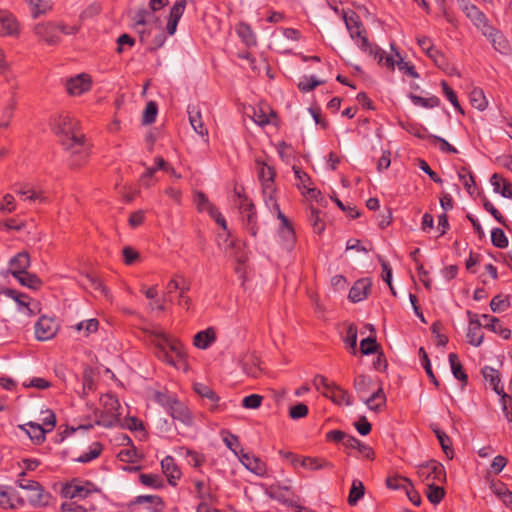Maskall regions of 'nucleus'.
<instances>
[{
	"instance_id": "2eb2a0df",
	"label": "nucleus",
	"mask_w": 512,
	"mask_h": 512,
	"mask_svg": "<svg viewBox=\"0 0 512 512\" xmlns=\"http://www.w3.org/2000/svg\"><path fill=\"white\" fill-rule=\"evenodd\" d=\"M467 315L469 317L468 330L466 334L467 341L470 345L478 347L482 344L484 339V334L481 330L483 324L478 318V315L473 314L468 311Z\"/></svg>"
},
{
	"instance_id": "b1692460",
	"label": "nucleus",
	"mask_w": 512,
	"mask_h": 512,
	"mask_svg": "<svg viewBox=\"0 0 512 512\" xmlns=\"http://www.w3.org/2000/svg\"><path fill=\"white\" fill-rule=\"evenodd\" d=\"M168 4V0H150V11L146 9L139 10L135 15L136 25H146L153 13L161 10Z\"/></svg>"
},
{
	"instance_id": "774afa93",
	"label": "nucleus",
	"mask_w": 512,
	"mask_h": 512,
	"mask_svg": "<svg viewBox=\"0 0 512 512\" xmlns=\"http://www.w3.org/2000/svg\"><path fill=\"white\" fill-rule=\"evenodd\" d=\"M16 209L15 199L11 194H5L0 200V211L3 213H12Z\"/></svg>"
},
{
	"instance_id": "c756f323",
	"label": "nucleus",
	"mask_w": 512,
	"mask_h": 512,
	"mask_svg": "<svg viewBox=\"0 0 512 512\" xmlns=\"http://www.w3.org/2000/svg\"><path fill=\"white\" fill-rule=\"evenodd\" d=\"M486 323L484 327L493 331L494 333L499 334L504 339H509L511 337V330L508 328H504L500 325V320L497 317L490 316L487 314H483L481 316Z\"/></svg>"
},
{
	"instance_id": "603ef678",
	"label": "nucleus",
	"mask_w": 512,
	"mask_h": 512,
	"mask_svg": "<svg viewBox=\"0 0 512 512\" xmlns=\"http://www.w3.org/2000/svg\"><path fill=\"white\" fill-rule=\"evenodd\" d=\"M491 242L492 244L500 249H504L508 246V238L504 231L500 228H494L491 231Z\"/></svg>"
},
{
	"instance_id": "a18cd8bd",
	"label": "nucleus",
	"mask_w": 512,
	"mask_h": 512,
	"mask_svg": "<svg viewBox=\"0 0 512 512\" xmlns=\"http://www.w3.org/2000/svg\"><path fill=\"white\" fill-rule=\"evenodd\" d=\"M364 485L360 480H353L352 486L348 496V503L355 506L358 501L364 496Z\"/></svg>"
},
{
	"instance_id": "72a5a7b5",
	"label": "nucleus",
	"mask_w": 512,
	"mask_h": 512,
	"mask_svg": "<svg viewBox=\"0 0 512 512\" xmlns=\"http://www.w3.org/2000/svg\"><path fill=\"white\" fill-rule=\"evenodd\" d=\"M345 447L357 449L364 458L372 459L374 457L373 449L366 445L365 443L358 440L354 436H350L349 438H347L345 442Z\"/></svg>"
},
{
	"instance_id": "cd10ccee",
	"label": "nucleus",
	"mask_w": 512,
	"mask_h": 512,
	"mask_svg": "<svg viewBox=\"0 0 512 512\" xmlns=\"http://www.w3.org/2000/svg\"><path fill=\"white\" fill-rule=\"evenodd\" d=\"M188 115L191 126L194 131L202 137H207L208 130L202 121L200 110L195 106L188 107Z\"/></svg>"
},
{
	"instance_id": "a211bd4d",
	"label": "nucleus",
	"mask_w": 512,
	"mask_h": 512,
	"mask_svg": "<svg viewBox=\"0 0 512 512\" xmlns=\"http://www.w3.org/2000/svg\"><path fill=\"white\" fill-rule=\"evenodd\" d=\"M240 204V213L242 214L244 225L247 231L252 235L256 236L258 232L257 216L254 204L251 201L243 200Z\"/></svg>"
},
{
	"instance_id": "4468645a",
	"label": "nucleus",
	"mask_w": 512,
	"mask_h": 512,
	"mask_svg": "<svg viewBox=\"0 0 512 512\" xmlns=\"http://www.w3.org/2000/svg\"><path fill=\"white\" fill-rule=\"evenodd\" d=\"M482 375L484 379L489 382L492 389L501 396L502 410L506 411V399H511L505 392L501 385L499 371L490 367L485 366L482 369Z\"/></svg>"
},
{
	"instance_id": "8fccbe9b",
	"label": "nucleus",
	"mask_w": 512,
	"mask_h": 512,
	"mask_svg": "<svg viewBox=\"0 0 512 512\" xmlns=\"http://www.w3.org/2000/svg\"><path fill=\"white\" fill-rule=\"evenodd\" d=\"M195 203L200 212L206 211L208 214L214 211L216 207L209 201L205 193L199 191L195 194Z\"/></svg>"
},
{
	"instance_id": "9d476101",
	"label": "nucleus",
	"mask_w": 512,
	"mask_h": 512,
	"mask_svg": "<svg viewBox=\"0 0 512 512\" xmlns=\"http://www.w3.org/2000/svg\"><path fill=\"white\" fill-rule=\"evenodd\" d=\"M459 9L466 15L472 24L484 33L485 29L491 26L489 19L486 15L474 4L468 0H457Z\"/></svg>"
},
{
	"instance_id": "39448f33",
	"label": "nucleus",
	"mask_w": 512,
	"mask_h": 512,
	"mask_svg": "<svg viewBox=\"0 0 512 512\" xmlns=\"http://www.w3.org/2000/svg\"><path fill=\"white\" fill-rule=\"evenodd\" d=\"M156 401L167 411L174 419L185 426H192L194 417L188 406L178 400L176 397L167 393H157Z\"/></svg>"
},
{
	"instance_id": "a878e982",
	"label": "nucleus",
	"mask_w": 512,
	"mask_h": 512,
	"mask_svg": "<svg viewBox=\"0 0 512 512\" xmlns=\"http://www.w3.org/2000/svg\"><path fill=\"white\" fill-rule=\"evenodd\" d=\"M193 389L200 397L209 401L210 410L214 411L219 407L220 397L210 386L205 383H194Z\"/></svg>"
},
{
	"instance_id": "5fc2aeb1",
	"label": "nucleus",
	"mask_w": 512,
	"mask_h": 512,
	"mask_svg": "<svg viewBox=\"0 0 512 512\" xmlns=\"http://www.w3.org/2000/svg\"><path fill=\"white\" fill-rule=\"evenodd\" d=\"M411 100L415 105L421 106L424 108H434V107L439 106V104H440V100L436 96L424 98L421 96L412 95Z\"/></svg>"
},
{
	"instance_id": "2f4dec72",
	"label": "nucleus",
	"mask_w": 512,
	"mask_h": 512,
	"mask_svg": "<svg viewBox=\"0 0 512 512\" xmlns=\"http://www.w3.org/2000/svg\"><path fill=\"white\" fill-rule=\"evenodd\" d=\"M216 340V333L213 328L198 332L194 336V345L199 349H207Z\"/></svg>"
},
{
	"instance_id": "6ab92c4d",
	"label": "nucleus",
	"mask_w": 512,
	"mask_h": 512,
	"mask_svg": "<svg viewBox=\"0 0 512 512\" xmlns=\"http://www.w3.org/2000/svg\"><path fill=\"white\" fill-rule=\"evenodd\" d=\"M20 33V25L16 17L7 10L0 9V35L17 36Z\"/></svg>"
},
{
	"instance_id": "864d4df0",
	"label": "nucleus",
	"mask_w": 512,
	"mask_h": 512,
	"mask_svg": "<svg viewBox=\"0 0 512 512\" xmlns=\"http://www.w3.org/2000/svg\"><path fill=\"white\" fill-rule=\"evenodd\" d=\"M4 294L13 299L19 306L25 307L30 311L29 297L26 294L20 293L14 289H5Z\"/></svg>"
},
{
	"instance_id": "1a4fd4ad",
	"label": "nucleus",
	"mask_w": 512,
	"mask_h": 512,
	"mask_svg": "<svg viewBox=\"0 0 512 512\" xmlns=\"http://www.w3.org/2000/svg\"><path fill=\"white\" fill-rule=\"evenodd\" d=\"M417 474L426 486L430 483H442L446 479V472L443 465L435 460H430L418 466Z\"/></svg>"
},
{
	"instance_id": "e433bc0d",
	"label": "nucleus",
	"mask_w": 512,
	"mask_h": 512,
	"mask_svg": "<svg viewBox=\"0 0 512 512\" xmlns=\"http://www.w3.org/2000/svg\"><path fill=\"white\" fill-rule=\"evenodd\" d=\"M372 379L366 375H358L354 379L353 387L355 391L358 393L361 400L367 397L368 393L371 390Z\"/></svg>"
},
{
	"instance_id": "393cba45",
	"label": "nucleus",
	"mask_w": 512,
	"mask_h": 512,
	"mask_svg": "<svg viewBox=\"0 0 512 512\" xmlns=\"http://www.w3.org/2000/svg\"><path fill=\"white\" fill-rule=\"evenodd\" d=\"M292 169L295 174V178L297 179V187L299 189L305 191V193L311 197H316V195L320 194V191L311 187L312 181L306 172L296 165H294Z\"/></svg>"
},
{
	"instance_id": "aec40b11",
	"label": "nucleus",
	"mask_w": 512,
	"mask_h": 512,
	"mask_svg": "<svg viewBox=\"0 0 512 512\" xmlns=\"http://www.w3.org/2000/svg\"><path fill=\"white\" fill-rule=\"evenodd\" d=\"M372 283L368 278H363L354 283L349 291V299L354 302H360L368 297L371 292Z\"/></svg>"
},
{
	"instance_id": "20e7f679",
	"label": "nucleus",
	"mask_w": 512,
	"mask_h": 512,
	"mask_svg": "<svg viewBox=\"0 0 512 512\" xmlns=\"http://www.w3.org/2000/svg\"><path fill=\"white\" fill-rule=\"evenodd\" d=\"M256 165L265 204L269 209H278V203L276 200L275 169L267 163L259 160L256 161Z\"/></svg>"
},
{
	"instance_id": "7c9ffc66",
	"label": "nucleus",
	"mask_w": 512,
	"mask_h": 512,
	"mask_svg": "<svg viewBox=\"0 0 512 512\" xmlns=\"http://www.w3.org/2000/svg\"><path fill=\"white\" fill-rule=\"evenodd\" d=\"M491 184L495 192L500 193L503 197L512 198V185L499 174L495 173L491 177Z\"/></svg>"
},
{
	"instance_id": "bf43d9fd",
	"label": "nucleus",
	"mask_w": 512,
	"mask_h": 512,
	"mask_svg": "<svg viewBox=\"0 0 512 512\" xmlns=\"http://www.w3.org/2000/svg\"><path fill=\"white\" fill-rule=\"evenodd\" d=\"M357 326L355 324H350L347 328L346 336L344 338V342L346 345L352 349V353H356V345H357Z\"/></svg>"
},
{
	"instance_id": "680f3d73",
	"label": "nucleus",
	"mask_w": 512,
	"mask_h": 512,
	"mask_svg": "<svg viewBox=\"0 0 512 512\" xmlns=\"http://www.w3.org/2000/svg\"><path fill=\"white\" fill-rule=\"evenodd\" d=\"M458 177L464 187L470 191L472 187L475 186V179L470 170L465 167H462L458 170Z\"/></svg>"
},
{
	"instance_id": "e2e57ef3",
	"label": "nucleus",
	"mask_w": 512,
	"mask_h": 512,
	"mask_svg": "<svg viewBox=\"0 0 512 512\" xmlns=\"http://www.w3.org/2000/svg\"><path fill=\"white\" fill-rule=\"evenodd\" d=\"M441 86H442V89H443V92L446 96V98L449 100V102L453 105V107L463 113V110L458 102V99H457V96H456V93L453 91L452 88L449 87L448 83L446 81H442L441 82Z\"/></svg>"
},
{
	"instance_id": "f03ea898",
	"label": "nucleus",
	"mask_w": 512,
	"mask_h": 512,
	"mask_svg": "<svg viewBox=\"0 0 512 512\" xmlns=\"http://www.w3.org/2000/svg\"><path fill=\"white\" fill-rule=\"evenodd\" d=\"M158 357L163 359L169 365L176 368H182L186 365V352L180 341L171 338L165 334L157 337Z\"/></svg>"
},
{
	"instance_id": "de8ad7c7",
	"label": "nucleus",
	"mask_w": 512,
	"mask_h": 512,
	"mask_svg": "<svg viewBox=\"0 0 512 512\" xmlns=\"http://www.w3.org/2000/svg\"><path fill=\"white\" fill-rule=\"evenodd\" d=\"M427 498L432 504H438L441 502L445 495V491L442 487L438 486L436 483H430L427 485Z\"/></svg>"
},
{
	"instance_id": "ea45409f",
	"label": "nucleus",
	"mask_w": 512,
	"mask_h": 512,
	"mask_svg": "<svg viewBox=\"0 0 512 512\" xmlns=\"http://www.w3.org/2000/svg\"><path fill=\"white\" fill-rule=\"evenodd\" d=\"M260 364V359L256 355H251L243 364L244 372L250 377L257 378L262 372Z\"/></svg>"
},
{
	"instance_id": "9b49d317",
	"label": "nucleus",
	"mask_w": 512,
	"mask_h": 512,
	"mask_svg": "<svg viewBox=\"0 0 512 512\" xmlns=\"http://www.w3.org/2000/svg\"><path fill=\"white\" fill-rule=\"evenodd\" d=\"M78 126V121L69 114L55 116L51 121L52 130L60 136V140L78 134Z\"/></svg>"
},
{
	"instance_id": "7ed1b4c3",
	"label": "nucleus",
	"mask_w": 512,
	"mask_h": 512,
	"mask_svg": "<svg viewBox=\"0 0 512 512\" xmlns=\"http://www.w3.org/2000/svg\"><path fill=\"white\" fill-rule=\"evenodd\" d=\"M121 405L113 394H104L100 397V408L95 411L96 423L109 428L120 421Z\"/></svg>"
},
{
	"instance_id": "423d86ee",
	"label": "nucleus",
	"mask_w": 512,
	"mask_h": 512,
	"mask_svg": "<svg viewBox=\"0 0 512 512\" xmlns=\"http://www.w3.org/2000/svg\"><path fill=\"white\" fill-rule=\"evenodd\" d=\"M61 144L70 153V166L80 167L90 155V145L86 142L83 134H73L71 137L61 139Z\"/></svg>"
},
{
	"instance_id": "c9c22d12",
	"label": "nucleus",
	"mask_w": 512,
	"mask_h": 512,
	"mask_svg": "<svg viewBox=\"0 0 512 512\" xmlns=\"http://www.w3.org/2000/svg\"><path fill=\"white\" fill-rule=\"evenodd\" d=\"M448 359H449V363H450V367H451L453 376L457 380L466 384L468 381V376L463 369V366L459 360L458 355L455 353H450Z\"/></svg>"
},
{
	"instance_id": "5701e85b",
	"label": "nucleus",
	"mask_w": 512,
	"mask_h": 512,
	"mask_svg": "<svg viewBox=\"0 0 512 512\" xmlns=\"http://www.w3.org/2000/svg\"><path fill=\"white\" fill-rule=\"evenodd\" d=\"M483 35L491 41L495 50L499 51L500 53L507 52L509 48L508 41L500 30L491 25L488 29L484 30Z\"/></svg>"
},
{
	"instance_id": "bb28decb",
	"label": "nucleus",
	"mask_w": 512,
	"mask_h": 512,
	"mask_svg": "<svg viewBox=\"0 0 512 512\" xmlns=\"http://www.w3.org/2000/svg\"><path fill=\"white\" fill-rule=\"evenodd\" d=\"M362 401L370 410L378 412L385 406L386 396L382 387H378L377 390L373 391L369 397H365Z\"/></svg>"
},
{
	"instance_id": "f257e3e1",
	"label": "nucleus",
	"mask_w": 512,
	"mask_h": 512,
	"mask_svg": "<svg viewBox=\"0 0 512 512\" xmlns=\"http://www.w3.org/2000/svg\"><path fill=\"white\" fill-rule=\"evenodd\" d=\"M344 21L350 37L355 41L358 47L370 56H374L375 58L379 57V62L381 63L383 60V53L377 45L369 42L366 29L359 16L355 12L351 11L350 13L344 14Z\"/></svg>"
},
{
	"instance_id": "ddd939ff",
	"label": "nucleus",
	"mask_w": 512,
	"mask_h": 512,
	"mask_svg": "<svg viewBox=\"0 0 512 512\" xmlns=\"http://www.w3.org/2000/svg\"><path fill=\"white\" fill-rule=\"evenodd\" d=\"M35 35L48 45H57L61 41L58 27L53 22H41L34 27Z\"/></svg>"
},
{
	"instance_id": "473e14b6",
	"label": "nucleus",
	"mask_w": 512,
	"mask_h": 512,
	"mask_svg": "<svg viewBox=\"0 0 512 512\" xmlns=\"http://www.w3.org/2000/svg\"><path fill=\"white\" fill-rule=\"evenodd\" d=\"M300 465L311 471L333 468V465L329 461L318 457H305L301 460Z\"/></svg>"
},
{
	"instance_id": "338daca9",
	"label": "nucleus",
	"mask_w": 512,
	"mask_h": 512,
	"mask_svg": "<svg viewBox=\"0 0 512 512\" xmlns=\"http://www.w3.org/2000/svg\"><path fill=\"white\" fill-rule=\"evenodd\" d=\"M263 397L258 394H251L243 398L242 406L247 409H257L262 404Z\"/></svg>"
},
{
	"instance_id": "4be33fe9",
	"label": "nucleus",
	"mask_w": 512,
	"mask_h": 512,
	"mask_svg": "<svg viewBox=\"0 0 512 512\" xmlns=\"http://www.w3.org/2000/svg\"><path fill=\"white\" fill-rule=\"evenodd\" d=\"M161 467L164 475L167 477L168 483L175 486L182 475L175 459L172 456H166L161 461Z\"/></svg>"
},
{
	"instance_id": "3c124183",
	"label": "nucleus",
	"mask_w": 512,
	"mask_h": 512,
	"mask_svg": "<svg viewBox=\"0 0 512 512\" xmlns=\"http://www.w3.org/2000/svg\"><path fill=\"white\" fill-rule=\"evenodd\" d=\"M419 355L421 357V362H422V366L427 374V376L430 378V380L432 381V383L438 387L439 386V382L436 378V376L434 375L433 371H432V367H431V363H430V360L428 358V354L426 353L425 349L423 347H421L419 349Z\"/></svg>"
},
{
	"instance_id": "69168bd1",
	"label": "nucleus",
	"mask_w": 512,
	"mask_h": 512,
	"mask_svg": "<svg viewBox=\"0 0 512 512\" xmlns=\"http://www.w3.org/2000/svg\"><path fill=\"white\" fill-rule=\"evenodd\" d=\"M140 482L148 487L159 488L162 487V480L156 474H140Z\"/></svg>"
},
{
	"instance_id": "c03bdc74",
	"label": "nucleus",
	"mask_w": 512,
	"mask_h": 512,
	"mask_svg": "<svg viewBox=\"0 0 512 512\" xmlns=\"http://www.w3.org/2000/svg\"><path fill=\"white\" fill-rule=\"evenodd\" d=\"M470 103L474 108L480 111H483L487 108L488 102L482 89L474 88L470 92Z\"/></svg>"
},
{
	"instance_id": "6e6552de",
	"label": "nucleus",
	"mask_w": 512,
	"mask_h": 512,
	"mask_svg": "<svg viewBox=\"0 0 512 512\" xmlns=\"http://www.w3.org/2000/svg\"><path fill=\"white\" fill-rule=\"evenodd\" d=\"M16 483L20 488L30 492L28 501L32 506H46L49 503L50 493L46 492L39 482L26 479L25 471L19 473Z\"/></svg>"
},
{
	"instance_id": "09e8293b",
	"label": "nucleus",
	"mask_w": 512,
	"mask_h": 512,
	"mask_svg": "<svg viewBox=\"0 0 512 512\" xmlns=\"http://www.w3.org/2000/svg\"><path fill=\"white\" fill-rule=\"evenodd\" d=\"M17 193L24 197V200L45 202L46 198L40 191H36L32 187L25 185L17 190Z\"/></svg>"
},
{
	"instance_id": "412c9836",
	"label": "nucleus",
	"mask_w": 512,
	"mask_h": 512,
	"mask_svg": "<svg viewBox=\"0 0 512 512\" xmlns=\"http://www.w3.org/2000/svg\"><path fill=\"white\" fill-rule=\"evenodd\" d=\"M186 8V0H177L170 9L169 19L166 26L169 35L176 32L177 25Z\"/></svg>"
},
{
	"instance_id": "dca6fc26",
	"label": "nucleus",
	"mask_w": 512,
	"mask_h": 512,
	"mask_svg": "<svg viewBox=\"0 0 512 512\" xmlns=\"http://www.w3.org/2000/svg\"><path fill=\"white\" fill-rule=\"evenodd\" d=\"M237 456L240 462L245 466V468L251 471L252 473L258 476H264L266 474V463L259 457L255 456L252 453L244 452V450H240Z\"/></svg>"
},
{
	"instance_id": "4d7b16f0",
	"label": "nucleus",
	"mask_w": 512,
	"mask_h": 512,
	"mask_svg": "<svg viewBox=\"0 0 512 512\" xmlns=\"http://www.w3.org/2000/svg\"><path fill=\"white\" fill-rule=\"evenodd\" d=\"M99 322L95 318L84 320L76 324L75 329L78 331L84 330L85 336H89L98 330Z\"/></svg>"
},
{
	"instance_id": "58836bf2",
	"label": "nucleus",
	"mask_w": 512,
	"mask_h": 512,
	"mask_svg": "<svg viewBox=\"0 0 512 512\" xmlns=\"http://www.w3.org/2000/svg\"><path fill=\"white\" fill-rule=\"evenodd\" d=\"M236 32L246 46H255L256 36L251 27L246 23H239L236 27Z\"/></svg>"
},
{
	"instance_id": "c85d7f7f",
	"label": "nucleus",
	"mask_w": 512,
	"mask_h": 512,
	"mask_svg": "<svg viewBox=\"0 0 512 512\" xmlns=\"http://www.w3.org/2000/svg\"><path fill=\"white\" fill-rule=\"evenodd\" d=\"M14 278H16L21 285L26 286L30 289L37 290L42 286V281L36 274L29 273L27 271L12 272Z\"/></svg>"
},
{
	"instance_id": "0eeeda50",
	"label": "nucleus",
	"mask_w": 512,
	"mask_h": 512,
	"mask_svg": "<svg viewBox=\"0 0 512 512\" xmlns=\"http://www.w3.org/2000/svg\"><path fill=\"white\" fill-rule=\"evenodd\" d=\"M313 385L322 393L323 396L329 398L335 404H344L347 406L352 405V400L348 391L333 382H329L326 377L316 375L313 379Z\"/></svg>"
},
{
	"instance_id": "f8f14e48",
	"label": "nucleus",
	"mask_w": 512,
	"mask_h": 512,
	"mask_svg": "<svg viewBox=\"0 0 512 512\" xmlns=\"http://www.w3.org/2000/svg\"><path fill=\"white\" fill-rule=\"evenodd\" d=\"M59 329L58 322L53 317L42 316L35 324V335L40 341L52 339Z\"/></svg>"
},
{
	"instance_id": "6e6d98bb",
	"label": "nucleus",
	"mask_w": 512,
	"mask_h": 512,
	"mask_svg": "<svg viewBox=\"0 0 512 512\" xmlns=\"http://www.w3.org/2000/svg\"><path fill=\"white\" fill-rule=\"evenodd\" d=\"M158 108L157 104L153 101L147 103L143 112L142 122L143 124L149 125L155 122Z\"/></svg>"
},
{
	"instance_id": "f704fd0d",
	"label": "nucleus",
	"mask_w": 512,
	"mask_h": 512,
	"mask_svg": "<svg viewBox=\"0 0 512 512\" xmlns=\"http://www.w3.org/2000/svg\"><path fill=\"white\" fill-rule=\"evenodd\" d=\"M138 504H149L148 509L152 512H163L164 503L161 497L157 495H140L136 498Z\"/></svg>"
},
{
	"instance_id": "37998d69",
	"label": "nucleus",
	"mask_w": 512,
	"mask_h": 512,
	"mask_svg": "<svg viewBox=\"0 0 512 512\" xmlns=\"http://www.w3.org/2000/svg\"><path fill=\"white\" fill-rule=\"evenodd\" d=\"M102 450H103V447H102L101 443L93 442L89 446L88 451H86L83 454H81L76 459V461L80 462V463H88V462L96 459L97 457H99L101 452H102Z\"/></svg>"
},
{
	"instance_id": "13d9d810",
	"label": "nucleus",
	"mask_w": 512,
	"mask_h": 512,
	"mask_svg": "<svg viewBox=\"0 0 512 512\" xmlns=\"http://www.w3.org/2000/svg\"><path fill=\"white\" fill-rule=\"evenodd\" d=\"M396 56L398 57L397 67L402 73L408 75L411 78L419 77V74L417 73L414 65H412L409 62L404 61L398 52H396Z\"/></svg>"
},
{
	"instance_id": "49530a36",
	"label": "nucleus",
	"mask_w": 512,
	"mask_h": 512,
	"mask_svg": "<svg viewBox=\"0 0 512 512\" xmlns=\"http://www.w3.org/2000/svg\"><path fill=\"white\" fill-rule=\"evenodd\" d=\"M30 8L31 13L34 18H37L39 15L46 13L51 9V4L49 0H25Z\"/></svg>"
},
{
	"instance_id": "0e129e2a",
	"label": "nucleus",
	"mask_w": 512,
	"mask_h": 512,
	"mask_svg": "<svg viewBox=\"0 0 512 512\" xmlns=\"http://www.w3.org/2000/svg\"><path fill=\"white\" fill-rule=\"evenodd\" d=\"M377 342L374 336H369L360 342V350L364 355H370L376 352Z\"/></svg>"
},
{
	"instance_id": "f3484780",
	"label": "nucleus",
	"mask_w": 512,
	"mask_h": 512,
	"mask_svg": "<svg viewBox=\"0 0 512 512\" xmlns=\"http://www.w3.org/2000/svg\"><path fill=\"white\" fill-rule=\"evenodd\" d=\"M92 80L88 74L82 73L66 81L67 92L71 96H79L91 89Z\"/></svg>"
},
{
	"instance_id": "a19ab883",
	"label": "nucleus",
	"mask_w": 512,
	"mask_h": 512,
	"mask_svg": "<svg viewBox=\"0 0 512 512\" xmlns=\"http://www.w3.org/2000/svg\"><path fill=\"white\" fill-rule=\"evenodd\" d=\"M27 427L26 432L30 439L36 441L37 443H41L45 440V434L47 430L38 423L29 422L25 425Z\"/></svg>"
},
{
	"instance_id": "052dcab7",
	"label": "nucleus",
	"mask_w": 512,
	"mask_h": 512,
	"mask_svg": "<svg viewBox=\"0 0 512 512\" xmlns=\"http://www.w3.org/2000/svg\"><path fill=\"white\" fill-rule=\"evenodd\" d=\"M322 83H324V81L317 80L314 76H305L300 80L298 88L302 92H310Z\"/></svg>"
},
{
	"instance_id": "4c0bfd02",
	"label": "nucleus",
	"mask_w": 512,
	"mask_h": 512,
	"mask_svg": "<svg viewBox=\"0 0 512 512\" xmlns=\"http://www.w3.org/2000/svg\"><path fill=\"white\" fill-rule=\"evenodd\" d=\"M29 266H30V257H29V254L26 252H20L10 260L11 273L17 272V271H21V273L25 272V271H27Z\"/></svg>"
},
{
	"instance_id": "79ce46f5",
	"label": "nucleus",
	"mask_w": 512,
	"mask_h": 512,
	"mask_svg": "<svg viewBox=\"0 0 512 512\" xmlns=\"http://www.w3.org/2000/svg\"><path fill=\"white\" fill-rule=\"evenodd\" d=\"M189 283L179 275L173 277L166 286V294L169 296L175 291H189Z\"/></svg>"
}]
</instances>
